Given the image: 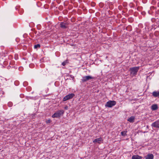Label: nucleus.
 I'll return each instance as SVG.
<instances>
[{"mask_svg":"<svg viewBox=\"0 0 159 159\" xmlns=\"http://www.w3.org/2000/svg\"><path fill=\"white\" fill-rule=\"evenodd\" d=\"M64 112V111L63 110H58L52 116V117L53 118H59L63 115Z\"/></svg>","mask_w":159,"mask_h":159,"instance_id":"obj_1","label":"nucleus"},{"mask_svg":"<svg viewBox=\"0 0 159 159\" xmlns=\"http://www.w3.org/2000/svg\"><path fill=\"white\" fill-rule=\"evenodd\" d=\"M139 69V67H134L130 68V70H131L130 75L132 77L136 75Z\"/></svg>","mask_w":159,"mask_h":159,"instance_id":"obj_2","label":"nucleus"},{"mask_svg":"<svg viewBox=\"0 0 159 159\" xmlns=\"http://www.w3.org/2000/svg\"><path fill=\"white\" fill-rule=\"evenodd\" d=\"M94 79V77L90 75H88L82 77L81 80L83 82H84L93 79Z\"/></svg>","mask_w":159,"mask_h":159,"instance_id":"obj_3","label":"nucleus"},{"mask_svg":"<svg viewBox=\"0 0 159 159\" xmlns=\"http://www.w3.org/2000/svg\"><path fill=\"white\" fill-rule=\"evenodd\" d=\"M116 104V102L114 101H110L107 102L106 105L105 107H111Z\"/></svg>","mask_w":159,"mask_h":159,"instance_id":"obj_4","label":"nucleus"},{"mask_svg":"<svg viewBox=\"0 0 159 159\" xmlns=\"http://www.w3.org/2000/svg\"><path fill=\"white\" fill-rule=\"evenodd\" d=\"M75 96V94L74 93H70L65 96L63 99V101H65L67 100L72 98Z\"/></svg>","mask_w":159,"mask_h":159,"instance_id":"obj_5","label":"nucleus"},{"mask_svg":"<svg viewBox=\"0 0 159 159\" xmlns=\"http://www.w3.org/2000/svg\"><path fill=\"white\" fill-rule=\"evenodd\" d=\"M152 126L154 128H159V120L152 123Z\"/></svg>","mask_w":159,"mask_h":159,"instance_id":"obj_6","label":"nucleus"},{"mask_svg":"<svg viewBox=\"0 0 159 159\" xmlns=\"http://www.w3.org/2000/svg\"><path fill=\"white\" fill-rule=\"evenodd\" d=\"M154 156L152 154H148L147 156L145 157V159H153Z\"/></svg>","mask_w":159,"mask_h":159,"instance_id":"obj_7","label":"nucleus"},{"mask_svg":"<svg viewBox=\"0 0 159 159\" xmlns=\"http://www.w3.org/2000/svg\"><path fill=\"white\" fill-rule=\"evenodd\" d=\"M152 94V95L155 97H159V91H154Z\"/></svg>","mask_w":159,"mask_h":159,"instance_id":"obj_8","label":"nucleus"},{"mask_svg":"<svg viewBox=\"0 0 159 159\" xmlns=\"http://www.w3.org/2000/svg\"><path fill=\"white\" fill-rule=\"evenodd\" d=\"M60 27L63 29L66 28L67 27V24L66 23L61 22L60 24Z\"/></svg>","mask_w":159,"mask_h":159,"instance_id":"obj_9","label":"nucleus"},{"mask_svg":"<svg viewBox=\"0 0 159 159\" xmlns=\"http://www.w3.org/2000/svg\"><path fill=\"white\" fill-rule=\"evenodd\" d=\"M102 140L101 138H97L94 139L93 141V142L95 143H100V142Z\"/></svg>","mask_w":159,"mask_h":159,"instance_id":"obj_10","label":"nucleus"},{"mask_svg":"<svg viewBox=\"0 0 159 159\" xmlns=\"http://www.w3.org/2000/svg\"><path fill=\"white\" fill-rule=\"evenodd\" d=\"M158 108L157 104H153L151 106V109L152 110H156Z\"/></svg>","mask_w":159,"mask_h":159,"instance_id":"obj_11","label":"nucleus"},{"mask_svg":"<svg viewBox=\"0 0 159 159\" xmlns=\"http://www.w3.org/2000/svg\"><path fill=\"white\" fill-rule=\"evenodd\" d=\"M142 158V157L138 155H134L132 157V159H141Z\"/></svg>","mask_w":159,"mask_h":159,"instance_id":"obj_12","label":"nucleus"},{"mask_svg":"<svg viewBox=\"0 0 159 159\" xmlns=\"http://www.w3.org/2000/svg\"><path fill=\"white\" fill-rule=\"evenodd\" d=\"M135 117L133 116L130 117V122H133L134 121Z\"/></svg>","mask_w":159,"mask_h":159,"instance_id":"obj_13","label":"nucleus"},{"mask_svg":"<svg viewBox=\"0 0 159 159\" xmlns=\"http://www.w3.org/2000/svg\"><path fill=\"white\" fill-rule=\"evenodd\" d=\"M68 63V60H66V61H63V62H62L61 64L63 66H65L66 65V64Z\"/></svg>","mask_w":159,"mask_h":159,"instance_id":"obj_14","label":"nucleus"},{"mask_svg":"<svg viewBox=\"0 0 159 159\" xmlns=\"http://www.w3.org/2000/svg\"><path fill=\"white\" fill-rule=\"evenodd\" d=\"M40 45L39 44H37L35 45L34 47V48H40Z\"/></svg>","mask_w":159,"mask_h":159,"instance_id":"obj_15","label":"nucleus"},{"mask_svg":"<svg viewBox=\"0 0 159 159\" xmlns=\"http://www.w3.org/2000/svg\"><path fill=\"white\" fill-rule=\"evenodd\" d=\"M8 106L10 107H11L12 105V103L11 102H9L8 104Z\"/></svg>","mask_w":159,"mask_h":159,"instance_id":"obj_16","label":"nucleus"},{"mask_svg":"<svg viewBox=\"0 0 159 159\" xmlns=\"http://www.w3.org/2000/svg\"><path fill=\"white\" fill-rule=\"evenodd\" d=\"M133 19L131 18V17H130V22H132L133 21Z\"/></svg>","mask_w":159,"mask_h":159,"instance_id":"obj_17","label":"nucleus"},{"mask_svg":"<svg viewBox=\"0 0 159 159\" xmlns=\"http://www.w3.org/2000/svg\"><path fill=\"white\" fill-rule=\"evenodd\" d=\"M51 121L50 120H48L46 121V123H50L51 122Z\"/></svg>","mask_w":159,"mask_h":159,"instance_id":"obj_18","label":"nucleus"},{"mask_svg":"<svg viewBox=\"0 0 159 159\" xmlns=\"http://www.w3.org/2000/svg\"><path fill=\"white\" fill-rule=\"evenodd\" d=\"M68 107L67 106H65L64 107V109H65L66 110H67L68 109Z\"/></svg>","mask_w":159,"mask_h":159,"instance_id":"obj_19","label":"nucleus"},{"mask_svg":"<svg viewBox=\"0 0 159 159\" xmlns=\"http://www.w3.org/2000/svg\"><path fill=\"white\" fill-rule=\"evenodd\" d=\"M91 5H92V6H93V7H94L95 6V3H91Z\"/></svg>","mask_w":159,"mask_h":159,"instance_id":"obj_20","label":"nucleus"},{"mask_svg":"<svg viewBox=\"0 0 159 159\" xmlns=\"http://www.w3.org/2000/svg\"><path fill=\"white\" fill-rule=\"evenodd\" d=\"M133 4H132V3H131L130 4V7H133Z\"/></svg>","mask_w":159,"mask_h":159,"instance_id":"obj_21","label":"nucleus"},{"mask_svg":"<svg viewBox=\"0 0 159 159\" xmlns=\"http://www.w3.org/2000/svg\"><path fill=\"white\" fill-rule=\"evenodd\" d=\"M124 133H125V132H121V134L122 135H124Z\"/></svg>","mask_w":159,"mask_h":159,"instance_id":"obj_22","label":"nucleus"},{"mask_svg":"<svg viewBox=\"0 0 159 159\" xmlns=\"http://www.w3.org/2000/svg\"><path fill=\"white\" fill-rule=\"evenodd\" d=\"M7 62L6 61H4V65H6V64Z\"/></svg>","mask_w":159,"mask_h":159,"instance_id":"obj_23","label":"nucleus"},{"mask_svg":"<svg viewBox=\"0 0 159 159\" xmlns=\"http://www.w3.org/2000/svg\"><path fill=\"white\" fill-rule=\"evenodd\" d=\"M129 118H128V119H127V120L128 121H129Z\"/></svg>","mask_w":159,"mask_h":159,"instance_id":"obj_24","label":"nucleus"},{"mask_svg":"<svg viewBox=\"0 0 159 159\" xmlns=\"http://www.w3.org/2000/svg\"><path fill=\"white\" fill-rule=\"evenodd\" d=\"M11 67V66H8V69H9L10 68L9 67Z\"/></svg>","mask_w":159,"mask_h":159,"instance_id":"obj_25","label":"nucleus"},{"mask_svg":"<svg viewBox=\"0 0 159 159\" xmlns=\"http://www.w3.org/2000/svg\"><path fill=\"white\" fill-rule=\"evenodd\" d=\"M128 20H129V18H128Z\"/></svg>","mask_w":159,"mask_h":159,"instance_id":"obj_26","label":"nucleus"}]
</instances>
